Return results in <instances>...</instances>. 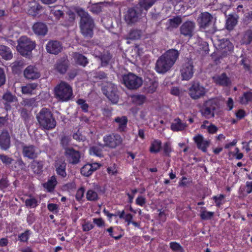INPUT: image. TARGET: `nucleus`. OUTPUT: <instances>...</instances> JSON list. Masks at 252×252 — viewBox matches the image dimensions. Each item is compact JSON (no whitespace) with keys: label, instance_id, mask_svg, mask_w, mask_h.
<instances>
[{"label":"nucleus","instance_id":"obj_1","mask_svg":"<svg viewBox=\"0 0 252 252\" xmlns=\"http://www.w3.org/2000/svg\"><path fill=\"white\" fill-rule=\"evenodd\" d=\"M179 55V52L176 50L171 49L167 51L157 61L156 71L159 73H164L167 71L175 63Z\"/></svg>","mask_w":252,"mask_h":252},{"label":"nucleus","instance_id":"obj_2","mask_svg":"<svg viewBox=\"0 0 252 252\" xmlns=\"http://www.w3.org/2000/svg\"><path fill=\"white\" fill-rule=\"evenodd\" d=\"M40 126L44 129H52L56 125V122L51 112L47 108L42 109L36 115Z\"/></svg>","mask_w":252,"mask_h":252},{"label":"nucleus","instance_id":"obj_3","mask_svg":"<svg viewBox=\"0 0 252 252\" xmlns=\"http://www.w3.org/2000/svg\"><path fill=\"white\" fill-rule=\"evenodd\" d=\"M55 96L62 102L67 101L73 97L72 87L64 81H61L54 89Z\"/></svg>","mask_w":252,"mask_h":252},{"label":"nucleus","instance_id":"obj_4","mask_svg":"<svg viewBox=\"0 0 252 252\" xmlns=\"http://www.w3.org/2000/svg\"><path fill=\"white\" fill-rule=\"evenodd\" d=\"M78 15L81 17L80 29L82 33L85 36L91 37L94 27V22L89 14L83 9L77 11Z\"/></svg>","mask_w":252,"mask_h":252},{"label":"nucleus","instance_id":"obj_5","mask_svg":"<svg viewBox=\"0 0 252 252\" xmlns=\"http://www.w3.org/2000/svg\"><path fill=\"white\" fill-rule=\"evenodd\" d=\"M35 43L30 38L25 36H21L18 40L17 50L22 56H26L29 55L35 48Z\"/></svg>","mask_w":252,"mask_h":252},{"label":"nucleus","instance_id":"obj_6","mask_svg":"<svg viewBox=\"0 0 252 252\" xmlns=\"http://www.w3.org/2000/svg\"><path fill=\"white\" fill-rule=\"evenodd\" d=\"M123 82L127 88L132 90L140 87L143 83L141 78L132 73L124 75L123 76Z\"/></svg>","mask_w":252,"mask_h":252},{"label":"nucleus","instance_id":"obj_7","mask_svg":"<svg viewBox=\"0 0 252 252\" xmlns=\"http://www.w3.org/2000/svg\"><path fill=\"white\" fill-rule=\"evenodd\" d=\"M103 92L110 101L113 104H116L119 100V96L117 93V89L113 84L109 83L103 88Z\"/></svg>","mask_w":252,"mask_h":252},{"label":"nucleus","instance_id":"obj_8","mask_svg":"<svg viewBox=\"0 0 252 252\" xmlns=\"http://www.w3.org/2000/svg\"><path fill=\"white\" fill-rule=\"evenodd\" d=\"M180 72L183 80H189L191 79L194 73L192 61L188 60L184 63L180 69Z\"/></svg>","mask_w":252,"mask_h":252},{"label":"nucleus","instance_id":"obj_9","mask_svg":"<svg viewBox=\"0 0 252 252\" xmlns=\"http://www.w3.org/2000/svg\"><path fill=\"white\" fill-rule=\"evenodd\" d=\"M206 92V89L197 82L193 83L189 89V94L194 99H198L204 96Z\"/></svg>","mask_w":252,"mask_h":252},{"label":"nucleus","instance_id":"obj_10","mask_svg":"<svg viewBox=\"0 0 252 252\" xmlns=\"http://www.w3.org/2000/svg\"><path fill=\"white\" fill-rule=\"evenodd\" d=\"M217 106L216 100L209 99L204 104V108L201 110L202 114L207 118H210L214 116V110Z\"/></svg>","mask_w":252,"mask_h":252},{"label":"nucleus","instance_id":"obj_11","mask_svg":"<svg viewBox=\"0 0 252 252\" xmlns=\"http://www.w3.org/2000/svg\"><path fill=\"white\" fill-rule=\"evenodd\" d=\"M105 144L110 148H115L122 142V138L118 134H112L103 137Z\"/></svg>","mask_w":252,"mask_h":252},{"label":"nucleus","instance_id":"obj_12","mask_svg":"<svg viewBox=\"0 0 252 252\" xmlns=\"http://www.w3.org/2000/svg\"><path fill=\"white\" fill-rule=\"evenodd\" d=\"M25 78L30 80H35L39 78L40 74L38 69L34 65H30L26 68L24 71Z\"/></svg>","mask_w":252,"mask_h":252},{"label":"nucleus","instance_id":"obj_13","mask_svg":"<svg viewBox=\"0 0 252 252\" xmlns=\"http://www.w3.org/2000/svg\"><path fill=\"white\" fill-rule=\"evenodd\" d=\"M140 14L134 8L129 9L125 15V19L128 24H132L138 21L139 19Z\"/></svg>","mask_w":252,"mask_h":252},{"label":"nucleus","instance_id":"obj_14","mask_svg":"<svg viewBox=\"0 0 252 252\" xmlns=\"http://www.w3.org/2000/svg\"><path fill=\"white\" fill-rule=\"evenodd\" d=\"M47 51L53 54H58L62 49V46L60 43L57 41H49L46 46Z\"/></svg>","mask_w":252,"mask_h":252},{"label":"nucleus","instance_id":"obj_15","mask_svg":"<svg viewBox=\"0 0 252 252\" xmlns=\"http://www.w3.org/2000/svg\"><path fill=\"white\" fill-rule=\"evenodd\" d=\"M66 164L63 158H58L54 163L57 173L62 177H65L66 175Z\"/></svg>","mask_w":252,"mask_h":252},{"label":"nucleus","instance_id":"obj_16","mask_svg":"<svg viewBox=\"0 0 252 252\" xmlns=\"http://www.w3.org/2000/svg\"><path fill=\"white\" fill-rule=\"evenodd\" d=\"M195 27V24L191 21H187L180 28L182 34L185 36H191Z\"/></svg>","mask_w":252,"mask_h":252},{"label":"nucleus","instance_id":"obj_17","mask_svg":"<svg viewBox=\"0 0 252 252\" xmlns=\"http://www.w3.org/2000/svg\"><path fill=\"white\" fill-rule=\"evenodd\" d=\"M214 82L219 85L227 86L230 84L231 81L225 73L215 75L213 77Z\"/></svg>","mask_w":252,"mask_h":252},{"label":"nucleus","instance_id":"obj_18","mask_svg":"<svg viewBox=\"0 0 252 252\" xmlns=\"http://www.w3.org/2000/svg\"><path fill=\"white\" fill-rule=\"evenodd\" d=\"M10 144V137L7 130H3L0 134V147L4 150L8 149Z\"/></svg>","mask_w":252,"mask_h":252},{"label":"nucleus","instance_id":"obj_19","mask_svg":"<svg viewBox=\"0 0 252 252\" xmlns=\"http://www.w3.org/2000/svg\"><path fill=\"white\" fill-rule=\"evenodd\" d=\"M193 140L197 147L202 151L205 152L209 146L210 142L204 139L202 135L198 134L193 137Z\"/></svg>","mask_w":252,"mask_h":252},{"label":"nucleus","instance_id":"obj_20","mask_svg":"<svg viewBox=\"0 0 252 252\" xmlns=\"http://www.w3.org/2000/svg\"><path fill=\"white\" fill-rule=\"evenodd\" d=\"M32 30L35 34L38 35H45L48 32L46 25L41 22H37L33 24Z\"/></svg>","mask_w":252,"mask_h":252},{"label":"nucleus","instance_id":"obj_21","mask_svg":"<svg viewBox=\"0 0 252 252\" xmlns=\"http://www.w3.org/2000/svg\"><path fill=\"white\" fill-rule=\"evenodd\" d=\"M218 42V44H216L219 49L222 50L224 53H227L233 49V44L227 39H221Z\"/></svg>","mask_w":252,"mask_h":252},{"label":"nucleus","instance_id":"obj_22","mask_svg":"<svg viewBox=\"0 0 252 252\" xmlns=\"http://www.w3.org/2000/svg\"><path fill=\"white\" fill-rule=\"evenodd\" d=\"M212 19L211 14L208 12H204L200 14L198 22L201 28H206L210 23Z\"/></svg>","mask_w":252,"mask_h":252},{"label":"nucleus","instance_id":"obj_23","mask_svg":"<svg viewBox=\"0 0 252 252\" xmlns=\"http://www.w3.org/2000/svg\"><path fill=\"white\" fill-rule=\"evenodd\" d=\"M23 155L26 158H33L36 157L39 151L32 146H26L23 148Z\"/></svg>","mask_w":252,"mask_h":252},{"label":"nucleus","instance_id":"obj_24","mask_svg":"<svg viewBox=\"0 0 252 252\" xmlns=\"http://www.w3.org/2000/svg\"><path fill=\"white\" fill-rule=\"evenodd\" d=\"M187 127V124L179 119H175L172 123L171 129L174 131H182Z\"/></svg>","mask_w":252,"mask_h":252},{"label":"nucleus","instance_id":"obj_25","mask_svg":"<svg viewBox=\"0 0 252 252\" xmlns=\"http://www.w3.org/2000/svg\"><path fill=\"white\" fill-rule=\"evenodd\" d=\"M0 56L5 60H10L12 58V53L8 47L0 45Z\"/></svg>","mask_w":252,"mask_h":252},{"label":"nucleus","instance_id":"obj_26","mask_svg":"<svg viewBox=\"0 0 252 252\" xmlns=\"http://www.w3.org/2000/svg\"><path fill=\"white\" fill-rule=\"evenodd\" d=\"M38 85L35 83H29L21 88V91L23 94H34V91L37 89Z\"/></svg>","mask_w":252,"mask_h":252},{"label":"nucleus","instance_id":"obj_27","mask_svg":"<svg viewBox=\"0 0 252 252\" xmlns=\"http://www.w3.org/2000/svg\"><path fill=\"white\" fill-rule=\"evenodd\" d=\"M182 22V19L180 16L175 17L172 19H169L166 22V25L167 28L169 30H172L177 28Z\"/></svg>","mask_w":252,"mask_h":252},{"label":"nucleus","instance_id":"obj_28","mask_svg":"<svg viewBox=\"0 0 252 252\" xmlns=\"http://www.w3.org/2000/svg\"><path fill=\"white\" fill-rule=\"evenodd\" d=\"M57 184L56 178L55 176H52L46 183L43 184V186L46 189L48 192H52Z\"/></svg>","mask_w":252,"mask_h":252},{"label":"nucleus","instance_id":"obj_29","mask_svg":"<svg viewBox=\"0 0 252 252\" xmlns=\"http://www.w3.org/2000/svg\"><path fill=\"white\" fill-rule=\"evenodd\" d=\"M29 7V9H28V13L34 16H36L38 13V11L41 8V6L35 1L31 2Z\"/></svg>","mask_w":252,"mask_h":252},{"label":"nucleus","instance_id":"obj_30","mask_svg":"<svg viewBox=\"0 0 252 252\" xmlns=\"http://www.w3.org/2000/svg\"><path fill=\"white\" fill-rule=\"evenodd\" d=\"M43 163L42 161L34 160L31 163V167L33 171L37 174H40L43 171Z\"/></svg>","mask_w":252,"mask_h":252},{"label":"nucleus","instance_id":"obj_31","mask_svg":"<svg viewBox=\"0 0 252 252\" xmlns=\"http://www.w3.org/2000/svg\"><path fill=\"white\" fill-rule=\"evenodd\" d=\"M68 65V61L64 59L63 61H60L57 63L56 68L58 72L63 74L66 72Z\"/></svg>","mask_w":252,"mask_h":252},{"label":"nucleus","instance_id":"obj_32","mask_svg":"<svg viewBox=\"0 0 252 252\" xmlns=\"http://www.w3.org/2000/svg\"><path fill=\"white\" fill-rule=\"evenodd\" d=\"M238 16L229 15L226 22V28L231 31L233 29L234 27L237 23Z\"/></svg>","mask_w":252,"mask_h":252},{"label":"nucleus","instance_id":"obj_33","mask_svg":"<svg viewBox=\"0 0 252 252\" xmlns=\"http://www.w3.org/2000/svg\"><path fill=\"white\" fill-rule=\"evenodd\" d=\"M158 86V83L156 81H151L144 87V91L149 94L155 92Z\"/></svg>","mask_w":252,"mask_h":252},{"label":"nucleus","instance_id":"obj_34","mask_svg":"<svg viewBox=\"0 0 252 252\" xmlns=\"http://www.w3.org/2000/svg\"><path fill=\"white\" fill-rule=\"evenodd\" d=\"M161 147V142L158 139H155L152 141L150 147V152L151 153H156L159 152Z\"/></svg>","mask_w":252,"mask_h":252},{"label":"nucleus","instance_id":"obj_35","mask_svg":"<svg viewBox=\"0 0 252 252\" xmlns=\"http://www.w3.org/2000/svg\"><path fill=\"white\" fill-rule=\"evenodd\" d=\"M94 55L96 57L100 58L102 66H106L111 59V56L109 53L101 55L100 53H97L96 51H94Z\"/></svg>","mask_w":252,"mask_h":252},{"label":"nucleus","instance_id":"obj_36","mask_svg":"<svg viewBox=\"0 0 252 252\" xmlns=\"http://www.w3.org/2000/svg\"><path fill=\"white\" fill-rule=\"evenodd\" d=\"M115 121L118 124V128L120 131H124L127 126V119L126 116L117 117Z\"/></svg>","mask_w":252,"mask_h":252},{"label":"nucleus","instance_id":"obj_37","mask_svg":"<svg viewBox=\"0 0 252 252\" xmlns=\"http://www.w3.org/2000/svg\"><path fill=\"white\" fill-rule=\"evenodd\" d=\"M73 58L77 63L83 66H86L88 63L87 59L81 54L74 53Z\"/></svg>","mask_w":252,"mask_h":252},{"label":"nucleus","instance_id":"obj_38","mask_svg":"<svg viewBox=\"0 0 252 252\" xmlns=\"http://www.w3.org/2000/svg\"><path fill=\"white\" fill-rule=\"evenodd\" d=\"M32 234V232L30 230L26 229L24 232L18 234V240L20 242L27 243Z\"/></svg>","mask_w":252,"mask_h":252},{"label":"nucleus","instance_id":"obj_39","mask_svg":"<svg viewBox=\"0 0 252 252\" xmlns=\"http://www.w3.org/2000/svg\"><path fill=\"white\" fill-rule=\"evenodd\" d=\"M92 166L90 163H87L84 165L80 170V172L82 175L85 177H89L93 173L92 169Z\"/></svg>","mask_w":252,"mask_h":252},{"label":"nucleus","instance_id":"obj_40","mask_svg":"<svg viewBox=\"0 0 252 252\" xmlns=\"http://www.w3.org/2000/svg\"><path fill=\"white\" fill-rule=\"evenodd\" d=\"M251 101H252V92H251L244 93L240 99V102L242 104H247Z\"/></svg>","mask_w":252,"mask_h":252},{"label":"nucleus","instance_id":"obj_41","mask_svg":"<svg viewBox=\"0 0 252 252\" xmlns=\"http://www.w3.org/2000/svg\"><path fill=\"white\" fill-rule=\"evenodd\" d=\"M65 156L70 158H80L81 156L80 152L73 148H67L65 149Z\"/></svg>","mask_w":252,"mask_h":252},{"label":"nucleus","instance_id":"obj_42","mask_svg":"<svg viewBox=\"0 0 252 252\" xmlns=\"http://www.w3.org/2000/svg\"><path fill=\"white\" fill-rule=\"evenodd\" d=\"M252 41V30L247 31L244 34L242 39V42L243 44H250Z\"/></svg>","mask_w":252,"mask_h":252},{"label":"nucleus","instance_id":"obj_43","mask_svg":"<svg viewBox=\"0 0 252 252\" xmlns=\"http://www.w3.org/2000/svg\"><path fill=\"white\" fill-rule=\"evenodd\" d=\"M86 198L89 201H95L98 199V194L94 190L89 189L86 193Z\"/></svg>","mask_w":252,"mask_h":252},{"label":"nucleus","instance_id":"obj_44","mask_svg":"<svg viewBox=\"0 0 252 252\" xmlns=\"http://www.w3.org/2000/svg\"><path fill=\"white\" fill-rule=\"evenodd\" d=\"M170 248L175 252H185L182 246L176 242H171L169 243Z\"/></svg>","mask_w":252,"mask_h":252},{"label":"nucleus","instance_id":"obj_45","mask_svg":"<svg viewBox=\"0 0 252 252\" xmlns=\"http://www.w3.org/2000/svg\"><path fill=\"white\" fill-rule=\"evenodd\" d=\"M157 0H141L139 4L142 8L147 10L151 7Z\"/></svg>","mask_w":252,"mask_h":252},{"label":"nucleus","instance_id":"obj_46","mask_svg":"<svg viewBox=\"0 0 252 252\" xmlns=\"http://www.w3.org/2000/svg\"><path fill=\"white\" fill-rule=\"evenodd\" d=\"M25 205L29 208H35L38 205L37 200L36 198L32 197L28 198L25 201Z\"/></svg>","mask_w":252,"mask_h":252},{"label":"nucleus","instance_id":"obj_47","mask_svg":"<svg viewBox=\"0 0 252 252\" xmlns=\"http://www.w3.org/2000/svg\"><path fill=\"white\" fill-rule=\"evenodd\" d=\"M214 213L213 212H208L207 211H202L200 213V218L202 220H210L214 216Z\"/></svg>","mask_w":252,"mask_h":252},{"label":"nucleus","instance_id":"obj_48","mask_svg":"<svg viewBox=\"0 0 252 252\" xmlns=\"http://www.w3.org/2000/svg\"><path fill=\"white\" fill-rule=\"evenodd\" d=\"M132 101L136 104L140 105L145 101V97L143 95H134L132 96Z\"/></svg>","mask_w":252,"mask_h":252},{"label":"nucleus","instance_id":"obj_49","mask_svg":"<svg viewBox=\"0 0 252 252\" xmlns=\"http://www.w3.org/2000/svg\"><path fill=\"white\" fill-rule=\"evenodd\" d=\"M2 98L5 101L8 103L12 102L17 100L16 97L9 92H6L4 94Z\"/></svg>","mask_w":252,"mask_h":252},{"label":"nucleus","instance_id":"obj_50","mask_svg":"<svg viewBox=\"0 0 252 252\" xmlns=\"http://www.w3.org/2000/svg\"><path fill=\"white\" fill-rule=\"evenodd\" d=\"M90 154L92 156L100 157L102 156L100 148L97 146L91 147L90 149Z\"/></svg>","mask_w":252,"mask_h":252},{"label":"nucleus","instance_id":"obj_51","mask_svg":"<svg viewBox=\"0 0 252 252\" xmlns=\"http://www.w3.org/2000/svg\"><path fill=\"white\" fill-rule=\"evenodd\" d=\"M85 191V189L84 187H81L77 190L75 195V198L77 201H80L82 200L84 196Z\"/></svg>","mask_w":252,"mask_h":252},{"label":"nucleus","instance_id":"obj_52","mask_svg":"<svg viewBox=\"0 0 252 252\" xmlns=\"http://www.w3.org/2000/svg\"><path fill=\"white\" fill-rule=\"evenodd\" d=\"M141 32L138 30H133L129 34V38L130 39H136L140 37Z\"/></svg>","mask_w":252,"mask_h":252},{"label":"nucleus","instance_id":"obj_53","mask_svg":"<svg viewBox=\"0 0 252 252\" xmlns=\"http://www.w3.org/2000/svg\"><path fill=\"white\" fill-rule=\"evenodd\" d=\"M36 220V217L33 213L30 212L27 218V221L29 225L32 224Z\"/></svg>","mask_w":252,"mask_h":252},{"label":"nucleus","instance_id":"obj_54","mask_svg":"<svg viewBox=\"0 0 252 252\" xmlns=\"http://www.w3.org/2000/svg\"><path fill=\"white\" fill-rule=\"evenodd\" d=\"M9 185L8 180L5 178H2L0 180V189L1 190L7 188Z\"/></svg>","mask_w":252,"mask_h":252},{"label":"nucleus","instance_id":"obj_55","mask_svg":"<svg viewBox=\"0 0 252 252\" xmlns=\"http://www.w3.org/2000/svg\"><path fill=\"white\" fill-rule=\"evenodd\" d=\"M94 227V225L91 222H85L82 224V229L83 231H89Z\"/></svg>","mask_w":252,"mask_h":252},{"label":"nucleus","instance_id":"obj_56","mask_svg":"<svg viewBox=\"0 0 252 252\" xmlns=\"http://www.w3.org/2000/svg\"><path fill=\"white\" fill-rule=\"evenodd\" d=\"M90 10L94 13H98L101 11V7L100 4H94L90 8Z\"/></svg>","mask_w":252,"mask_h":252},{"label":"nucleus","instance_id":"obj_57","mask_svg":"<svg viewBox=\"0 0 252 252\" xmlns=\"http://www.w3.org/2000/svg\"><path fill=\"white\" fill-rule=\"evenodd\" d=\"M163 149L164 153L168 156L172 151L170 143L168 142L164 143Z\"/></svg>","mask_w":252,"mask_h":252},{"label":"nucleus","instance_id":"obj_58","mask_svg":"<svg viewBox=\"0 0 252 252\" xmlns=\"http://www.w3.org/2000/svg\"><path fill=\"white\" fill-rule=\"evenodd\" d=\"M47 208L50 212L57 213L58 210V205L54 203H49L47 205Z\"/></svg>","mask_w":252,"mask_h":252},{"label":"nucleus","instance_id":"obj_59","mask_svg":"<svg viewBox=\"0 0 252 252\" xmlns=\"http://www.w3.org/2000/svg\"><path fill=\"white\" fill-rule=\"evenodd\" d=\"M224 196L223 194H220L219 196H214L213 197L216 206H219L221 204V201L224 199Z\"/></svg>","mask_w":252,"mask_h":252},{"label":"nucleus","instance_id":"obj_60","mask_svg":"<svg viewBox=\"0 0 252 252\" xmlns=\"http://www.w3.org/2000/svg\"><path fill=\"white\" fill-rule=\"evenodd\" d=\"M79 9H82V8H73L71 10H69L67 12V14L69 16V18L71 19V20H73L74 19L75 17V13H77L78 10Z\"/></svg>","mask_w":252,"mask_h":252},{"label":"nucleus","instance_id":"obj_61","mask_svg":"<svg viewBox=\"0 0 252 252\" xmlns=\"http://www.w3.org/2000/svg\"><path fill=\"white\" fill-rule=\"evenodd\" d=\"M93 222L99 227L104 226L105 225L104 221L102 218H94L93 219Z\"/></svg>","mask_w":252,"mask_h":252},{"label":"nucleus","instance_id":"obj_62","mask_svg":"<svg viewBox=\"0 0 252 252\" xmlns=\"http://www.w3.org/2000/svg\"><path fill=\"white\" fill-rule=\"evenodd\" d=\"M15 168L18 169H24L25 168V164L22 160L21 158L18 159L15 162Z\"/></svg>","mask_w":252,"mask_h":252},{"label":"nucleus","instance_id":"obj_63","mask_svg":"<svg viewBox=\"0 0 252 252\" xmlns=\"http://www.w3.org/2000/svg\"><path fill=\"white\" fill-rule=\"evenodd\" d=\"M137 205L143 206L146 203V198L142 196H138L135 200Z\"/></svg>","mask_w":252,"mask_h":252},{"label":"nucleus","instance_id":"obj_64","mask_svg":"<svg viewBox=\"0 0 252 252\" xmlns=\"http://www.w3.org/2000/svg\"><path fill=\"white\" fill-rule=\"evenodd\" d=\"M77 103L78 105H80L81 108L83 111H87L88 106L87 104L85 103V101L83 99H78L77 101Z\"/></svg>","mask_w":252,"mask_h":252}]
</instances>
